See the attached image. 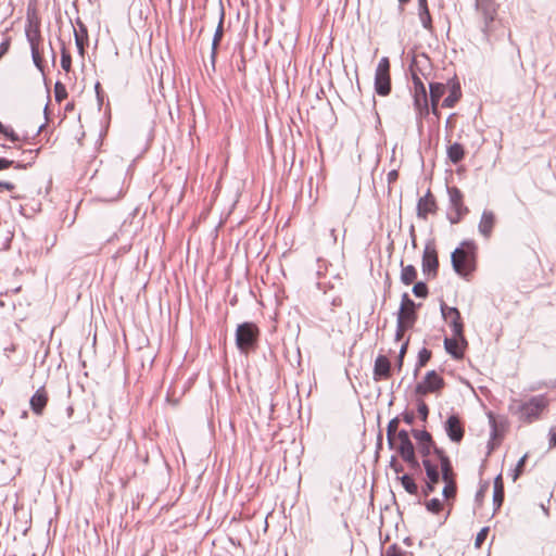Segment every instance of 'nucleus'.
Returning <instances> with one entry per match:
<instances>
[{
  "instance_id": "obj_64",
  "label": "nucleus",
  "mask_w": 556,
  "mask_h": 556,
  "mask_svg": "<svg viewBox=\"0 0 556 556\" xmlns=\"http://www.w3.org/2000/svg\"><path fill=\"white\" fill-rule=\"evenodd\" d=\"M422 9H429L428 0H418V11Z\"/></svg>"
},
{
  "instance_id": "obj_34",
  "label": "nucleus",
  "mask_w": 556,
  "mask_h": 556,
  "mask_svg": "<svg viewBox=\"0 0 556 556\" xmlns=\"http://www.w3.org/2000/svg\"><path fill=\"white\" fill-rule=\"evenodd\" d=\"M397 479L408 494L416 495L418 493V485L408 473H403L402 476H399Z\"/></svg>"
},
{
  "instance_id": "obj_14",
  "label": "nucleus",
  "mask_w": 556,
  "mask_h": 556,
  "mask_svg": "<svg viewBox=\"0 0 556 556\" xmlns=\"http://www.w3.org/2000/svg\"><path fill=\"white\" fill-rule=\"evenodd\" d=\"M438 211V204L434 195L428 189L426 194L419 198L416 207L417 217L426 220L428 218V214H434Z\"/></svg>"
},
{
  "instance_id": "obj_8",
  "label": "nucleus",
  "mask_w": 556,
  "mask_h": 556,
  "mask_svg": "<svg viewBox=\"0 0 556 556\" xmlns=\"http://www.w3.org/2000/svg\"><path fill=\"white\" fill-rule=\"evenodd\" d=\"M446 192L448 194L450 210L455 214L447 213L446 217L452 225H456L469 213V208L464 203V193L456 186H447Z\"/></svg>"
},
{
  "instance_id": "obj_18",
  "label": "nucleus",
  "mask_w": 556,
  "mask_h": 556,
  "mask_svg": "<svg viewBox=\"0 0 556 556\" xmlns=\"http://www.w3.org/2000/svg\"><path fill=\"white\" fill-rule=\"evenodd\" d=\"M496 224V216L494 212L484 210L481 214L480 222L478 224V231L479 233L485 238L489 239L492 236L493 228Z\"/></svg>"
},
{
  "instance_id": "obj_5",
  "label": "nucleus",
  "mask_w": 556,
  "mask_h": 556,
  "mask_svg": "<svg viewBox=\"0 0 556 556\" xmlns=\"http://www.w3.org/2000/svg\"><path fill=\"white\" fill-rule=\"evenodd\" d=\"M445 380L434 369L426 372L424 378L415 386L414 393L417 397L424 399L428 394L440 395L445 388Z\"/></svg>"
},
{
  "instance_id": "obj_26",
  "label": "nucleus",
  "mask_w": 556,
  "mask_h": 556,
  "mask_svg": "<svg viewBox=\"0 0 556 556\" xmlns=\"http://www.w3.org/2000/svg\"><path fill=\"white\" fill-rule=\"evenodd\" d=\"M465 155L466 150L460 142H453L446 148L447 160L454 165L459 164L465 159Z\"/></svg>"
},
{
  "instance_id": "obj_54",
  "label": "nucleus",
  "mask_w": 556,
  "mask_h": 556,
  "mask_svg": "<svg viewBox=\"0 0 556 556\" xmlns=\"http://www.w3.org/2000/svg\"><path fill=\"white\" fill-rule=\"evenodd\" d=\"M503 440H500V439H492L490 437L489 439V442H488V455H490L496 447L500 446V444L502 443Z\"/></svg>"
},
{
  "instance_id": "obj_17",
  "label": "nucleus",
  "mask_w": 556,
  "mask_h": 556,
  "mask_svg": "<svg viewBox=\"0 0 556 556\" xmlns=\"http://www.w3.org/2000/svg\"><path fill=\"white\" fill-rule=\"evenodd\" d=\"M486 415L489 418L491 438L503 440L508 427L507 419L504 416L495 415L493 412H489Z\"/></svg>"
},
{
  "instance_id": "obj_15",
  "label": "nucleus",
  "mask_w": 556,
  "mask_h": 556,
  "mask_svg": "<svg viewBox=\"0 0 556 556\" xmlns=\"http://www.w3.org/2000/svg\"><path fill=\"white\" fill-rule=\"evenodd\" d=\"M444 430L448 439L454 443H459L465 434V430L460 425L459 417L456 414H451L445 422Z\"/></svg>"
},
{
  "instance_id": "obj_3",
  "label": "nucleus",
  "mask_w": 556,
  "mask_h": 556,
  "mask_svg": "<svg viewBox=\"0 0 556 556\" xmlns=\"http://www.w3.org/2000/svg\"><path fill=\"white\" fill-rule=\"evenodd\" d=\"M475 9L481 15L480 29L483 39L491 42L501 21L497 20V4L494 0H476Z\"/></svg>"
},
{
  "instance_id": "obj_43",
  "label": "nucleus",
  "mask_w": 556,
  "mask_h": 556,
  "mask_svg": "<svg viewBox=\"0 0 556 556\" xmlns=\"http://www.w3.org/2000/svg\"><path fill=\"white\" fill-rule=\"evenodd\" d=\"M61 67L66 73H68L72 68V56L70 51L65 47H62L61 49Z\"/></svg>"
},
{
  "instance_id": "obj_20",
  "label": "nucleus",
  "mask_w": 556,
  "mask_h": 556,
  "mask_svg": "<svg viewBox=\"0 0 556 556\" xmlns=\"http://www.w3.org/2000/svg\"><path fill=\"white\" fill-rule=\"evenodd\" d=\"M49 396L45 387H40L30 397L29 405L34 414L41 416L48 404Z\"/></svg>"
},
{
  "instance_id": "obj_35",
  "label": "nucleus",
  "mask_w": 556,
  "mask_h": 556,
  "mask_svg": "<svg viewBox=\"0 0 556 556\" xmlns=\"http://www.w3.org/2000/svg\"><path fill=\"white\" fill-rule=\"evenodd\" d=\"M409 345V338L404 341L400 348L399 354L396 356L395 363H394V370L400 372L404 366V358L407 353Z\"/></svg>"
},
{
  "instance_id": "obj_28",
  "label": "nucleus",
  "mask_w": 556,
  "mask_h": 556,
  "mask_svg": "<svg viewBox=\"0 0 556 556\" xmlns=\"http://www.w3.org/2000/svg\"><path fill=\"white\" fill-rule=\"evenodd\" d=\"M401 274H400V280L403 285L409 286L414 283L417 279L418 271L417 268L412 265H404L403 261H401Z\"/></svg>"
},
{
  "instance_id": "obj_24",
  "label": "nucleus",
  "mask_w": 556,
  "mask_h": 556,
  "mask_svg": "<svg viewBox=\"0 0 556 556\" xmlns=\"http://www.w3.org/2000/svg\"><path fill=\"white\" fill-rule=\"evenodd\" d=\"M446 323L451 328L453 337L459 338L465 345H468V342L464 334L465 324L460 315V312L458 313V315L452 316V318H450Z\"/></svg>"
},
{
  "instance_id": "obj_22",
  "label": "nucleus",
  "mask_w": 556,
  "mask_h": 556,
  "mask_svg": "<svg viewBox=\"0 0 556 556\" xmlns=\"http://www.w3.org/2000/svg\"><path fill=\"white\" fill-rule=\"evenodd\" d=\"M375 92L380 97H387L391 93L390 73H375Z\"/></svg>"
},
{
  "instance_id": "obj_45",
  "label": "nucleus",
  "mask_w": 556,
  "mask_h": 556,
  "mask_svg": "<svg viewBox=\"0 0 556 556\" xmlns=\"http://www.w3.org/2000/svg\"><path fill=\"white\" fill-rule=\"evenodd\" d=\"M54 97L58 103H61L67 98V90L64 84L58 81L54 85Z\"/></svg>"
},
{
  "instance_id": "obj_36",
  "label": "nucleus",
  "mask_w": 556,
  "mask_h": 556,
  "mask_svg": "<svg viewBox=\"0 0 556 556\" xmlns=\"http://www.w3.org/2000/svg\"><path fill=\"white\" fill-rule=\"evenodd\" d=\"M413 294L418 299H426L429 295V288L426 281H415L413 286Z\"/></svg>"
},
{
  "instance_id": "obj_38",
  "label": "nucleus",
  "mask_w": 556,
  "mask_h": 556,
  "mask_svg": "<svg viewBox=\"0 0 556 556\" xmlns=\"http://www.w3.org/2000/svg\"><path fill=\"white\" fill-rule=\"evenodd\" d=\"M440 312L444 321H447L452 316L458 315L459 309L456 306H448L443 300H440Z\"/></svg>"
},
{
  "instance_id": "obj_9",
  "label": "nucleus",
  "mask_w": 556,
  "mask_h": 556,
  "mask_svg": "<svg viewBox=\"0 0 556 556\" xmlns=\"http://www.w3.org/2000/svg\"><path fill=\"white\" fill-rule=\"evenodd\" d=\"M439 267L440 263L434 239H429L426 242L421 257L422 273L428 279L435 278L439 273Z\"/></svg>"
},
{
  "instance_id": "obj_11",
  "label": "nucleus",
  "mask_w": 556,
  "mask_h": 556,
  "mask_svg": "<svg viewBox=\"0 0 556 556\" xmlns=\"http://www.w3.org/2000/svg\"><path fill=\"white\" fill-rule=\"evenodd\" d=\"M25 31L30 47L43 43V38L40 31V20L37 15L36 8L28 7L27 9V24Z\"/></svg>"
},
{
  "instance_id": "obj_41",
  "label": "nucleus",
  "mask_w": 556,
  "mask_h": 556,
  "mask_svg": "<svg viewBox=\"0 0 556 556\" xmlns=\"http://www.w3.org/2000/svg\"><path fill=\"white\" fill-rule=\"evenodd\" d=\"M418 16L422 27L429 31L432 30V17L429 9H422L418 11Z\"/></svg>"
},
{
  "instance_id": "obj_31",
  "label": "nucleus",
  "mask_w": 556,
  "mask_h": 556,
  "mask_svg": "<svg viewBox=\"0 0 556 556\" xmlns=\"http://www.w3.org/2000/svg\"><path fill=\"white\" fill-rule=\"evenodd\" d=\"M401 458L407 464V466L414 471H420L422 462L420 463L416 456V448L399 454Z\"/></svg>"
},
{
  "instance_id": "obj_60",
  "label": "nucleus",
  "mask_w": 556,
  "mask_h": 556,
  "mask_svg": "<svg viewBox=\"0 0 556 556\" xmlns=\"http://www.w3.org/2000/svg\"><path fill=\"white\" fill-rule=\"evenodd\" d=\"M409 237H410V242H412L413 249H416L417 248V238H416L414 225H410V227H409Z\"/></svg>"
},
{
  "instance_id": "obj_16",
  "label": "nucleus",
  "mask_w": 556,
  "mask_h": 556,
  "mask_svg": "<svg viewBox=\"0 0 556 556\" xmlns=\"http://www.w3.org/2000/svg\"><path fill=\"white\" fill-rule=\"evenodd\" d=\"M448 94L442 101V108L452 109L462 99V87L457 76L447 79Z\"/></svg>"
},
{
  "instance_id": "obj_48",
  "label": "nucleus",
  "mask_w": 556,
  "mask_h": 556,
  "mask_svg": "<svg viewBox=\"0 0 556 556\" xmlns=\"http://www.w3.org/2000/svg\"><path fill=\"white\" fill-rule=\"evenodd\" d=\"M381 556H406V552L396 543H393L386 549V552L381 553Z\"/></svg>"
},
{
  "instance_id": "obj_23",
  "label": "nucleus",
  "mask_w": 556,
  "mask_h": 556,
  "mask_svg": "<svg viewBox=\"0 0 556 556\" xmlns=\"http://www.w3.org/2000/svg\"><path fill=\"white\" fill-rule=\"evenodd\" d=\"M493 507H494V514L500 510L504 503L505 498V491H504V482L502 473H498L493 483Z\"/></svg>"
},
{
  "instance_id": "obj_56",
  "label": "nucleus",
  "mask_w": 556,
  "mask_h": 556,
  "mask_svg": "<svg viewBox=\"0 0 556 556\" xmlns=\"http://www.w3.org/2000/svg\"><path fill=\"white\" fill-rule=\"evenodd\" d=\"M318 556H328V548L326 542L320 538L318 545Z\"/></svg>"
},
{
  "instance_id": "obj_51",
  "label": "nucleus",
  "mask_w": 556,
  "mask_h": 556,
  "mask_svg": "<svg viewBox=\"0 0 556 556\" xmlns=\"http://www.w3.org/2000/svg\"><path fill=\"white\" fill-rule=\"evenodd\" d=\"M376 73H390V60L387 56L380 59Z\"/></svg>"
},
{
  "instance_id": "obj_58",
  "label": "nucleus",
  "mask_w": 556,
  "mask_h": 556,
  "mask_svg": "<svg viewBox=\"0 0 556 556\" xmlns=\"http://www.w3.org/2000/svg\"><path fill=\"white\" fill-rule=\"evenodd\" d=\"M429 105H430V113H432L437 118H440L441 112L438 106L439 102H430L429 101Z\"/></svg>"
},
{
  "instance_id": "obj_55",
  "label": "nucleus",
  "mask_w": 556,
  "mask_h": 556,
  "mask_svg": "<svg viewBox=\"0 0 556 556\" xmlns=\"http://www.w3.org/2000/svg\"><path fill=\"white\" fill-rule=\"evenodd\" d=\"M323 106H324L326 114L329 116V123L332 124L333 122H336L337 117L334 116V112H333L332 108L330 106L329 101L324 103Z\"/></svg>"
},
{
  "instance_id": "obj_40",
  "label": "nucleus",
  "mask_w": 556,
  "mask_h": 556,
  "mask_svg": "<svg viewBox=\"0 0 556 556\" xmlns=\"http://www.w3.org/2000/svg\"><path fill=\"white\" fill-rule=\"evenodd\" d=\"M0 135H2L4 138L10 140L11 142H17L21 140L20 136L16 134V131L10 127L5 126L0 122Z\"/></svg>"
},
{
  "instance_id": "obj_37",
  "label": "nucleus",
  "mask_w": 556,
  "mask_h": 556,
  "mask_svg": "<svg viewBox=\"0 0 556 556\" xmlns=\"http://www.w3.org/2000/svg\"><path fill=\"white\" fill-rule=\"evenodd\" d=\"M431 357H432L431 350H429L427 348L420 349L417 354V361H416L417 369H421L422 367H425L429 363Z\"/></svg>"
},
{
  "instance_id": "obj_44",
  "label": "nucleus",
  "mask_w": 556,
  "mask_h": 556,
  "mask_svg": "<svg viewBox=\"0 0 556 556\" xmlns=\"http://www.w3.org/2000/svg\"><path fill=\"white\" fill-rule=\"evenodd\" d=\"M528 458V453L519 458L515 468L511 470L513 480L516 481L525 470V465Z\"/></svg>"
},
{
  "instance_id": "obj_52",
  "label": "nucleus",
  "mask_w": 556,
  "mask_h": 556,
  "mask_svg": "<svg viewBox=\"0 0 556 556\" xmlns=\"http://www.w3.org/2000/svg\"><path fill=\"white\" fill-rule=\"evenodd\" d=\"M488 488H489V483L485 482L483 484L480 485L479 490L476 492V496H475V501L477 504H481L484 496H485V492L488 491Z\"/></svg>"
},
{
  "instance_id": "obj_25",
  "label": "nucleus",
  "mask_w": 556,
  "mask_h": 556,
  "mask_svg": "<svg viewBox=\"0 0 556 556\" xmlns=\"http://www.w3.org/2000/svg\"><path fill=\"white\" fill-rule=\"evenodd\" d=\"M413 105L416 111L418 129L421 130V128H422L421 119L427 118L430 114V105H429L428 97L413 100Z\"/></svg>"
},
{
  "instance_id": "obj_53",
  "label": "nucleus",
  "mask_w": 556,
  "mask_h": 556,
  "mask_svg": "<svg viewBox=\"0 0 556 556\" xmlns=\"http://www.w3.org/2000/svg\"><path fill=\"white\" fill-rule=\"evenodd\" d=\"M390 467L394 470L395 473H401L404 471L403 465L397 462L394 455L391 456Z\"/></svg>"
},
{
  "instance_id": "obj_1",
  "label": "nucleus",
  "mask_w": 556,
  "mask_h": 556,
  "mask_svg": "<svg viewBox=\"0 0 556 556\" xmlns=\"http://www.w3.org/2000/svg\"><path fill=\"white\" fill-rule=\"evenodd\" d=\"M476 242L466 239L451 253V264L453 270L465 280H469L477 268Z\"/></svg>"
},
{
  "instance_id": "obj_59",
  "label": "nucleus",
  "mask_w": 556,
  "mask_h": 556,
  "mask_svg": "<svg viewBox=\"0 0 556 556\" xmlns=\"http://www.w3.org/2000/svg\"><path fill=\"white\" fill-rule=\"evenodd\" d=\"M14 165V162L4 157H0V170H4Z\"/></svg>"
},
{
  "instance_id": "obj_19",
  "label": "nucleus",
  "mask_w": 556,
  "mask_h": 556,
  "mask_svg": "<svg viewBox=\"0 0 556 556\" xmlns=\"http://www.w3.org/2000/svg\"><path fill=\"white\" fill-rule=\"evenodd\" d=\"M444 350L445 352L455 361H460L464 358V349L467 346L465 345L459 338H448L445 337L444 341Z\"/></svg>"
},
{
  "instance_id": "obj_39",
  "label": "nucleus",
  "mask_w": 556,
  "mask_h": 556,
  "mask_svg": "<svg viewBox=\"0 0 556 556\" xmlns=\"http://www.w3.org/2000/svg\"><path fill=\"white\" fill-rule=\"evenodd\" d=\"M425 65H421V61L419 59V54H413L410 58V62L408 64V68L406 75L417 74L424 68Z\"/></svg>"
},
{
  "instance_id": "obj_63",
  "label": "nucleus",
  "mask_w": 556,
  "mask_h": 556,
  "mask_svg": "<svg viewBox=\"0 0 556 556\" xmlns=\"http://www.w3.org/2000/svg\"><path fill=\"white\" fill-rule=\"evenodd\" d=\"M76 45L78 47V50L81 54H84V43H83V39L79 38L77 35H76Z\"/></svg>"
},
{
  "instance_id": "obj_49",
  "label": "nucleus",
  "mask_w": 556,
  "mask_h": 556,
  "mask_svg": "<svg viewBox=\"0 0 556 556\" xmlns=\"http://www.w3.org/2000/svg\"><path fill=\"white\" fill-rule=\"evenodd\" d=\"M490 532V527L485 526L480 529V531L476 535L475 547L480 548L483 542L486 540V536Z\"/></svg>"
},
{
  "instance_id": "obj_12",
  "label": "nucleus",
  "mask_w": 556,
  "mask_h": 556,
  "mask_svg": "<svg viewBox=\"0 0 556 556\" xmlns=\"http://www.w3.org/2000/svg\"><path fill=\"white\" fill-rule=\"evenodd\" d=\"M422 466L426 471L427 482L422 488L425 496L434 492L437 484L442 479L441 467L439 468L431 459H422Z\"/></svg>"
},
{
  "instance_id": "obj_4",
  "label": "nucleus",
  "mask_w": 556,
  "mask_h": 556,
  "mask_svg": "<svg viewBox=\"0 0 556 556\" xmlns=\"http://www.w3.org/2000/svg\"><path fill=\"white\" fill-rule=\"evenodd\" d=\"M261 336L260 328L254 323L238 325L236 330V344L240 352L248 354L257 348Z\"/></svg>"
},
{
  "instance_id": "obj_57",
  "label": "nucleus",
  "mask_w": 556,
  "mask_h": 556,
  "mask_svg": "<svg viewBox=\"0 0 556 556\" xmlns=\"http://www.w3.org/2000/svg\"><path fill=\"white\" fill-rule=\"evenodd\" d=\"M419 59L421 61V65H425L426 68L431 70V61L427 53H425V52L420 53Z\"/></svg>"
},
{
  "instance_id": "obj_46",
  "label": "nucleus",
  "mask_w": 556,
  "mask_h": 556,
  "mask_svg": "<svg viewBox=\"0 0 556 556\" xmlns=\"http://www.w3.org/2000/svg\"><path fill=\"white\" fill-rule=\"evenodd\" d=\"M426 509L431 514H439L442 507V501L438 497H432L425 503Z\"/></svg>"
},
{
  "instance_id": "obj_2",
  "label": "nucleus",
  "mask_w": 556,
  "mask_h": 556,
  "mask_svg": "<svg viewBox=\"0 0 556 556\" xmlns=\"http://www.w3.org/2000/svg\"><path fill=\"white\" fill-rule=\"evenodd\" d=\"M547 405L546 397L540 394L531 396L526 402L514 400L508 406V410L511 415H517L521 421L531 424L540 419Z\"/></svg>"
},
{
  "instance_id": "obj_29",
  "label": "nucleus",
  "mask_w": 556,
  "mask_h": 556,
  "mask_svg": "<svg viewBox=\"0 0 556 556\" xmlns=\"http://www.w3.org/2000/svg\"><path fill=\"white\" fill-rule=\"evenodd\" d=\"M413 87L410 89L413 100L428 97L426 85L417 74L409 75Z\"/></svg>"
},
{
  "instance_id": "obj_32",
  "label": "nucleus",
  "mask_w": 556,
  "mask_h": 556,
  "mask_svg": "<svg viewBox=\"0 0 556 556\" xmlns=\"http://www.w3.org/2000/svg\"><path fill=\"white\" fill-rule=\"evenodd\" d=\"M400 424V416H395L392 418L387 426V440H388V446L390 450L395 448V442L393 437L396 434V432L400 430L397 429Z\"/></svg>"
},
{
  "instance_id": "obj_47",
  "label": "nucleus",
  "mask_w": 556,
  "mask_h": 556,
  "mask_svg": "<svg viewBox=\"0 0 556 556\" xmlns=\"http://www.w3.org/2000/svg\"><path fill=\"white\" fill-rule=\"evenodd\" d=\"M15 189H16L15 184H13L11 181H2V180H0V193L4 192V191H8V192L11 193V198L12 199L20 200L21 197L18 194L14 193Z\"/></svg>"
},
{
  "instance_id": "obj_21",
  "label": "nucleus",
  "mask_w": 556,
  "mask_h": 556,
  "mask_svg": "<svg viewBox=\"0 0 556 556\" xmlns=\"http://www.w3.org/2000/svg\"><path fill=\"white\" fill-rule=\"evenodd\" d=\"M410 431L406 429H400L393 437L395 442V448L393 450L396 451L399 454H402L416 448L410 439Z\"/></svg>"
},
{
  "instance_id": "obj_50",
  "label": "nucleus",
  "mask_w": 556,
  "mask_h": 556,
  "mask_svg": "<svg viewBox=\"0 0 556 556\" xmlns=\"http://www.w3.org/2000/svg\"><path fill=\"white\" fill-rule=\"evenodd\" d=\"M400 422L403 421L405 422L406 425H409L412 426L415 421V414L410 410H407L405 409L404 412H402L400 415Z\"/></svg>"
},
{
  "instance_id": "obj_62",
  "label": "nucleus",
  "mask_w": 556,
  "mask_h": 556,
  "mask_svg": "<svg viewBox=\"0 0 556 556\" xmlns=\"http://www.w3.org/2000/svg\"><path fill=\"white\" fill-rule=\"evenodd\" d=\"M9 47H10L9 41H4L0 45V58L8 52Z\"/></svg>"
},
{
  "instance_id": "obj_42",
  "label": "nucleus",
  "mask_w": 556,
  "mask_h": 556,
  "mask_svg": "<svg viewBox=\"0 0 556 556\" xmlns=\"http://www.w3.org/2000/svg\"><path fill=\"white\" fill-rule=\"evenodd\" d=\"M429 406L426 404L424 399L418 397L417 400V414L421 421L426 422L429 417Z\"/></svg>"
},
{
  "instance_id": "obj_61",
  "label": "nucleus",
  "mask_w": 556,
  "mask_h": 556,
  "mask_svg": "<svg viewBox=\"0 0 556 556\" xmlns=\"http://www.w3.org/2000/svg\"><path fill=\"white\" fill-rule=\"evenodd\" d=\"M399 177V172L396 169H392L388 173V181L391 184L395 181Z\"/></svg>"
},
{
  "instance_id": "obj_13",
  "label": "nucleus",
  "mask_w": 556,
  "mask_h": 556,
  "mask_svg": "<svg viewBox=\"0 0 556 556\" xmlns=\"http://www.w3.org/2000/svg\"><path fill=\"white\" fill-rule=\"evenodd\" d=\"M393 370L394 367H392L390 359L383 354H378L374 363L372 379L376 382L387 380L391 377Z\"/></svg>"
},
{
  "instance_id": "obj_30",
  "label": "nucleus",
  "mask_w": 556,
  "mask_h": 556,
  "mask_svg": "<svg viewBox=\"0 0 556 556\" xmlns=\"http://www.w3.org/2000/svg\"><path fill=\"white\" fill-rule=\"evenodd\" d=\"M224 36V15L220 16L219 23L214 34L213 42H212V53L211 61L212 64L215 65L217 49Z\"/></svg>"
},
{
  "instance_id": "obj_27",
  "label": "nucleus",
  "mask_w": 556,
  "mask_h": 556,
  "mask_svg": "<svg viewBox=\"0 0 556 556\" xmlns=\"http://www.w3.org/2000/svg\"><path fill=\"white\" fill-rule=\"evenodd\" d=\"M446 91H448L447 81H430L428 100H430V102H439Z\"/></svg>"
},
{
  "instance_id": "obj_10",
  "label": "nucleus",
  "mask_w": 556,
  "mask_h": 556,
  "mask_svg": "<svg viewBox=\"0 0 556 556\" xmlns=\"http://www.w3.org/2000/svg\"><path fill=\"white\" fill-rule=\"evenodd\" d=\"M440 454V464L442 471V480L444 481V486L442 490V495L444 500L448 501L451 497L455 498L457 493V485L455 480L451 477L452 471V462L445 452L437 451Z\"/></svg>"
},
{
  "instance_id": "obj_33",
  "label": "nucleus",
  "mask_w": 556,
  "mask_h": 556,
  "mask_svg": "<svg viewBox=\"0 0 556 556\" xmlns=\"http://www.w3.org/2000/svg\"><path fill=\"white\" fill-rule=\"evenodd\" d=\"M31 56L36 67L43 73L45 72V58H43V43L31 46Z\"/></svg>"
},
{
  "instance_id": "obj_6",
  "label": "nucleus",
  "mask_w": 556,
  "mask_h": 556,
  "mask_svg": "<svg viewBox=\"0 0 556 556\" xmlns=\"http://www.w3.org/2000/svg\"><path fill=\"white\" fill-rule=\"evenodd\" d=\"M420 307L421 303H416L407 292H404L396 313L399 328H413L418 319V309Z\"/></svg>"
},
{
  "instance_id": "obj_7",
  "label": "nucleus",
  "mask_w": 556,
  "mask_h": 556,
  "mask_svg": "<svg viewBox=\"0 0 556 556\" xmlns=\"http://www.w3.org/2000/svg\"><path fill=\"white\" fill-rule=\"evenodd\" d=\"M410 433L417 442L416 448L422 456V459H431L430 456L432 455L440 464V454H438L437 451H445L435 444L431 433L426 429H412Z\"/></svg>"
}]
</instances>
